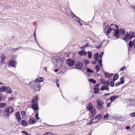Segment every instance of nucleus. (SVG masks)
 <instances>
[{
  "instance_id": "1",
  "label": "nucleus",
  "mask_w": 135,
  "mask_h": 135,
  "mask_svg": "<svg viewBox=\"0 0 135 135\" xmlns=\"http://www.w3.org/2000/svg\"><path fill=\"white\" fill-rule=\"evenodd\" d=\"M30 86L32 87L35 91H39L41 88L40 84L34 81L30 82L29 84Z\"/></svg>"
},
{
  "instance_id": "2",
  "label": "nucleus",
  "mask_w": 135,
  "mask_h": 135,
  "mask_svg": "<svg viewBox=\"0 0 135 135\" xmlns=\"http://www.w3.org/2000/svg\"><path fill=\"white\" fill-rule=\"evenodd\" d=\"M14 108L12 106H7L4 109L3 115L4 117L8 118L9 117L10 114L14 111Z\"/></svg>"
},
{
  "instance_id": "3",
  "label": "nucleus",
  "mask_w": 135,
  "mask_h": 135,
  "mask_svg": "<svg viewBox=\"0 0 135 135\" xmlns=\"http://www.w3.org/2000/svg\"><path fill=\"white\" fill-rule=\"evenodd\" d=\"M135 37V32L133 31H131L128 33V32H127L126 34L123 38V39L125 41H127L130 39H131L132 38Z\"/></svg>"
},
{
  "instance_id": "4",
  "label": "nucleus",
  "mask_w": 135,
  "mask_h": 135,
  "mask_svg": "<svg viewBox=\"0 0 135 135\" xmlns=\"http://www.w3.org/2000/svg\"><path fill=\"white\" fill-rule=\"evenodd\" d=\"M88 110H89L93 116L96 113V111L94 108L92 106L89 105L88 107Z\"/></svg>"
},
{
  "instance_id": "5",
  "label": "nucleus",
  "mask_w": 135,
  "mask_h": 135,
  "mask_svg": "<svg viewBox=\"0 0 135 135\" xmlns=\"http://www.w3.org/2000/svg\"><path fill=\"white\" fill-rule=\"evenodd\" d=\"M112 31L111 27H110L108 25H106L104 28V32L107 35L109 34Z\"/></svg>"
},
{
  "instance_id": "6",
  "label": "nucleus",
  "mask_w": 135,
  "mask_h": 135,
  "mask_svg": "<svg viewBox=\"0 0 135 135\" xmlns=\"http://www.w3.org/2000/svg\"><path fill=\"white\" fill-rule=\"evenodd\" d=\"M97 108L99 109H100L102 107L103 104L104 103L102 101H99V100H97Z\"/></svg>"
},
{
  "instance_id": "7",
  "label": "nucleus",
  "mask_w": 135,
  "mask_h": 135,
  "mask_svg": "<svg viewBox=\"0 0 135 135\" xmlns=\"http://www.w3.org/2000/svg\"><path fill=\"white\" fill-rule=\"evenodd\" d=\"M32 108L34 110H37L38 109L39 107L37 103H31Z\"/></svg>"
},
{
  "instance_id": "8",
  "label": "nucleus",
  "mask_w": 135,
  "mask_h": 135,
  "mask_svg": "<svg viewBox=\"0 0 135 135\" xmlns=\"http://www.w3.org/2000/svg\"><path fill=\"white\" fill-rule=\"evenodd\" d=\"M75 66L76 68L80 69L81 68L83 64L80 62H77L75 63Z\"/></svg>"
},
{
  "instance_id": "9",
  "label": "nucleus",
  "mask_w": 135,
  "mask_h": 135,
  "mask_svg": "<svg viewBox=\"0 0 135 135\" xmlns=\"http://www.w3.org/2000/svg\"><path fill=\"white\" fill-rule=\"evenodd\" d=\"M127 102L130 106H133L135 105V100L134 99L128 100Z\"/></svg>"
},
{
  "instance_id": "10",
  "label": "nucleus",
  "mask_w": 135,
  "mask_h": 135,
  "mask_svg": "<svg viewBox=\"0 0 135 135\" xmlns=\"http://www.w3.org/2000/svg\"><path fill=\"white\" fill-rule=\"evenodd\" d=\"M74 61L71 59H68L66 62V64L70 66H72L74 64Z\"/></svg>"
},
{
  "instance_id": "11",
  "label": "nucleus",
  "mask_w": 135,
  "mask_h": 135,
  "mask_svg": "<svg viewBox=\"0 0 135 135\" xmlns=\"http://www.w3.org/2000/svg\"><path fill=\"white\" fill-rule=\"evenodd\" d=\"M110 26L112 30L115 31L118 29V26L116 25L112 24Z\"/></svg>"
},
{
  "instance_id": "12",
  "label": "nucleus",
  "mask_w": 135,
  "mask_h": 135,
  "mask_svg": "<svg viewBox=\"0 0 135 135\" xmlns=\"http://www.w3.org/2000/svg\"><path fill=\"white\" fill-rule=\"evenodd\" d=\"M16 62L15 60H11L9 61V64L11 67H15Z\"/></svg>"
},
{
  "instance_id": "13",
  "label": "nucleus",
  "mask_w": 135,
  "mask_h": 135,
  "mask_svg": "<svg viewBox=\"0 0 135 135\" xmlns=\"http://www.w3.org/2000/svg\"><path fill=\"white\" fill-rule=\"evenodd\" d=\"M15 115L18 121L19 122L21 119V118L20 117V115L19 112L18 111L17 112L15 113Z\"/></svg>"
},
{
  "instance_id": "14",
  "label": "nucleus",
  "mask_w": 135,
  "mask_h": 135,
  "mask_svg": "<svg viewBox=\"0 0 135 135\" xmlns=\"http://www.w3.org/2000/svg\"><path fill=\"white\" fill-rule=\"evenodd\" d=\"M72 18L73 20L76 22H79L80 23L79 25H80V24L81 23L79 22V19L78 17L74 15H73V17H72Z\"/></svg>"
},
{
  "instance_id": "15",
  "label": "nucleus",
  "mask_w": 135,
  "mask_h": 135,
  "mask_svg": "<svg viewBox=\"0 0 135 135\" xmlns=\"http://www.w3.org/2000/svg\"><path fill=\"white\" fill-rule=\"evenodd\" d=\"M29 122L31 124H33L36 122V121L34 118L31 117L30 118Z\"/></svg>"
},
{
  "instance_id": "16",
  "label": "nucleus",
  "mask_w": 135,
  "mask_h": 135,
  "mask_svg": "<svg viewBox=\"0 0 135 135\" xmlns=\"http://www.w3.org/2000/svg\"><path fill=\"white\" fill-rule=\"evenodd\" d=\"M119 32V31L118 30L115 31V34L114 35H115V36L117 38H118L120 36Z\"/></svg>"
},
{
  "instance_id": "17",
  "label": "nucleus",
  "mask_w": 135,
  "mask_h": 135,
  "mask_svg": "<svg viewBox=\"0 0 135 135\" xmlns=\"http://www.w3.org/2000/svg\"><path fill=\"white\" fill-rule=\"evenodd\" d=\"M98 52H97L96 53L94 54L93 58L95 62L98 61Z\"/></svg>"
},
{
  "instance_id": "18",
  "label": "nucleus",
  "mask_w": 135,
  "mask_h": 135,
  "mask_svg": "<svg viewBox=\"0 0 135 135\" xmlns=\"http://www.w3.org/2000/svg\"><path fill=\"white\" fill-rule=\"evenodd\" d=\"M79 55L81 56H85L86 55L87 53L85 51H79Z\"/></svg>"
},
{
  "instance_id": "19",
  "label": "nucleus",
  "mask_w": 135,
  "mask_h": 135,
  "mask_svg": "<svg viewBox=\"0 0 135 135\" xmlns=\"http://www.w3.org/2000/svg\"><path fill=\"white\" fill-rule=\"evenodd\" d=\"M120 33L122 35H125V31L124 28H122L120 29L119 31Z\"/></svg>"
},
{
  "instance_id": "20",
  "label": "nucleus",
  "mask_w": 135,
  "mask_h": 135,
  "mask_svg": "<svg viewBox=\"0 0 135 135\" xmlns=\"http://www.w3.org/2000/svg\"><path fill=\"white\" fill-rule=\"evenodd\" d=\"M6 92L8 93H11L12 91V90L11 88L9 87H7L6 88Z\"/></svg>"
},
{
  "instance_id": "21",
  "label": "nucleus",
  "mask_w": 135,
  "mask_h": 135,
  "mask_svg": "<svg viewBox=\"0 0 135 135\" xmlns=\"http://www.w3.org/2000/svg\"><path fill=\"white\" fill-rule=\"evenodd\" d=\"M44 80V78L42 77H39L36 79L35 81L39 83V82L42 81Z\"/></svg>"
},
{
  "instance_id": "22",
  "label": "nucleus",
  "mask_w": 135,
  "mask_h": 135,
  "mask_svg": "<svg viewBox=\"0 0 135 135\" xmlns=\"http://www.w3.org/2000/svg\"><path fill=\"white\" fill-rule=\"evenodd\" d=\"M6 86H2L0 87V91L3 92L6 90Z\"/></svg>"
},
{
  "instance_id": "23",
  "label": "nucleus",
  "mask_w": 135,
  "mask_h": 135,
  "mask_svg": "<svg viewBox=\"0 0 135 135\" xmlns=\"http://www.w3.org/2000/svg\"><path fill=\"white\" fill-rule=\"evenodd\" d=\"M38 100L37 96L35 97L33 99L31 103H37L36 102Z\"/></svg>"
},
{
  "instance_id": "24",
  "label": "nucleus",
  "mask_w": 135,
  "mask_h": 135,
  "mask_svg": "<svg viewBox=\"0 0 135 135\" xmlns=\"http://www.w3.org/2000/svg\"><path fill=\"white\" fill-rule=\"evenodd\" d=\"M109 88L105 86H102L100 88V89L101 90H108Z\"/></svg>"
},
{
  "instance_id": "25",
  "label": "nucleus",
  "mask_w": 135,
  "mask_h": 135,
  "mask_svg": "<svg viewBox=\"0 0 135 135\" xmlns=\"http://www.w3.org/2000/svg\"><path fill=\"white\" fill-rule=\"evenodd\" d=\"M22 125L23 126L25 127L27 125V122L25 120H22L21 121Z\"/></svg>"
},
{
  "instance_id": "26",
  "label": "nucleus",
  "mask_w": 135,
  "mask_h": 135,
  "mask_svg": "<svg viewBox=\"0 0 135 135\" xmlns=\"http://www.w3.org/2000/svg\"><path fill=\"white\" fill-rule=\"evenodd\" d=\"M118 78V75L117 73H116L114 76L113 77V80H116Z\"/></svg>"
},
{
  "instance_id": "27",
  "label": "nucleus",
  "mask_w": 135,
  "mask_h": 135,
  "mask_svg": "<svg viewBox=\"0 0 135 135\" xmlns=\"http://www.w3.org/2000/svg\"><path fill=\"white\" fill-rule=\"evenodd\" d=\"M118 97V96H116L115 95L113 96L110 97V99L111 100V101H112L113 100L117 98Z\"/></svg>"
},
{
  "instance_id": "28",
  "label": "nucleus",
  "mask_w": 135,
  "mask_h": 135,
  "mask_svg": "<svg viewBox=\"0 0 135 135\" xmlns=\"http://www.w3.org/2000/svg\"><path fill=\"white\" fill-rule=\"evenodd\" d=\"M94 92L95 94H98L99 93V90L98 88H95L94 89Z\"/></svg>"
},
{
  "instance_id": "29",
  "label": "nucleus",
  "mask_w": 135,
  "mask_h": 135,
  "mask_svg": "<svg viewBox=\"0 0 135 135\" xmlns=\"http://www.w3.org/2000/svg\"><path fill=\"white\" fill-rule=\"evenodd\" d=\"M103 52H101L100 53L98 57V59H99L98 60H102V57L103 55Z\"/></svg>"
},
{
  "instance_id": "30",
  "label": "nucleus",
  "mask_w": 135,
  "mask_h": 135,
  "mask_svg": "<svg viewBox=\"0 0 135 135\" xmlns=\"http://www.w3.org/2000/svg\"><path fill=\"white\" fill-rule=\"evenodd\" d=\"M115 80H114L112 79V80L111 81L110 85L112 87H113L114 86V82Z\"/></svg>"
},
{
  "instance_id": "31",
  "label": "nucleus",
  "mask_w": 135,
  "mask_h": 135,
  "mask_svg": "<svg viewBox=\"0 0 135 135\" xmlns=\"http://www.w3.org/2000/svg\"><path fill=\"white\" fill-rule=\"evenodd\" d=\"M7 104L6 103H0V108H1L6 106Z\"/></svg>"
},
{
  "instance_id": "32",
  "label": "nucleus",
  "mask_w": 135,
  "mask_h": 135,
  "mask_svg": "<svg viewBox=\"0 0 135 135\" xmlns=\"http://www.w3.org/2000/svg\"><path fill=\"white\" fill-rule=\"evenodd\" d=\"M119 82H120V84H122L124 83V81L123 78L122 77L120 78V81Z\"/></svg>"
},
{
  "instance_id": "33",
  "label": "nucleus",
  "mask_w": 135,
  "mask_h": 135,
  "mask_svg": "<svg viewBox=\"0 0 135 135\" xmlns=\"http://www.w3.org/2000/svg\"><path fill=\"white\" fill-rule=\"evenodd\" d=\"M88 57L90 59L92 55L91 54V52L89 51L88 52Z\"/></svg>"
},
{
  "instance_id": "34",
  "label": "nucleus",
  "mask_w": 135,
  "mask_h": 135,
  "mask_svg": "<svg viewBox=\"0 0 135 135\" xmlns=\"http://www.w3.org/2000/svg\"><path fill=\"white\" fill-rule=\"evenodd\" d=\"M133 45V42L131 41H130L128 43V46L129 47L131 48Z\"/></svg>"
},
{
  "instance_id": "35",
  "label": "nucleus",
  "mask_w": 135,
  "mask_h": 135,
  "mask_svg": "<svg viewBox=\"0 0 135 135\" xmlns=\"http://www.w3.org/2000/svg\"><path fill=\"white\" fill-rule=\"evenodd\" d=\"M1 60L3 62L5 59V57L4 55H2L1 56Z\"/></svg>"
},
{
  "instance_id": "36",
  "label": "nucleus",
  "mask_w": 135,
  "mask_h": 135,
  "mask_svg": "<svg viewBox=\"0 0 135 135\" xmlns=\"http://www.w3.org/2000/svg\"><path fill=\"white\" fill-rule=\"evenodd\" d=\"M95 68L96 69V71L97 72H98V71H99L100 70V67L98 65H96Z\"/></svg>"
},
{
  "instance_id": "37",
  "label": "nucleus",
  "mask_w": 135,
  "mask_h": 135,
  "mask_svg": "<svg viewBox=\"0 0 135 135\" xmlns=\"http://www.w3.org/2000/svg\"><path fill=\"white\" fill-rule=\"evenodd\" d=\"M89 81L94 84H95L96 83V81L95 80L93 79H90L89 80Z\"/></svg>"
},
{
  "instance_id": "38",
  "label": "nucleus",
  "mask_w": 135,
  "mask_h": 135,
  "mask_svg": "<svg viewBox=\"0 0 135 135\" xmlns=\"http://www.w3.org/2000/svg\"><path fill=\"white\" fill-rule=\"evenodd\" d=\"M129 115L131 117H135V112H132L130 113Z\"/></svg>"
},
{
  "instance_id": "39",
  "label": "nucleus",
  "mask_w": 135,
  "mask_h": 135,
  "mask_svg": "<svg viewBox=\"0 0 135 135\" xmlns=\"http://www.w3.org/2000/svg\"><path fill=\"white\" fill-rule=\"evenodd\" d=\"M109 116V114H107L105 115L104 116V118L105 119H107L108 117Z\"/></svg>"
},
{
  "instance_id": "40",
  "label": "nucleus",
  "mask_w": 135,
  "mask_h": 135,
  "mask_svg": "<svg viewBox=\"0 0 135 135\" xmlns=\"http://www.w3.org/2000/svg\"><path fill=\"white\" fill-rule=\"evenodd\" d=\"M110 82L109 81H105L104 82V85H109V84Z\"/></svg>"
},
{
  "instance_id": "41",
  "label": "nucleus",
  "mask_w": 135,
  "mask_h": 135,
  "mask_svg": "<svg viewBox=\"0 0 135 135\" xmlns=\"http://www.w3.org/2000/svg\"><path fill=\"white\" fill-rule=\"evenodd\" d=\"M87 72L89 73H92L93 72V71L91 70L90 69L88 68L87 69Z\"/></svg>"
},
{
  "instance_id": "42",
  "label": "nucleus",
  "mask_w": 135,
  "mask_h": 135,
  "mask_svg": "<svg viewBox=\"0 0 135 135\" xmlns=\"http://www.w3.org/2000/svg\"><path fill=\"white\" fill-rule=\"evenodd\" d=\"M21 115L23 116H25L26 114V113L24 111H21Z\"/></svg>"
},
{
  "instance_id": "43",
  "label": "nucleus",
  "mask_w": 135,
  "mask_h": 135,
  "mask_svg": "<svg viewBox=\"0 0 135 135\" xmlns=\"http://www.w3.org/2000/svg\"><path fill=\"white\" fill-rule=\"evenodd\" d=\"M38 113L37 112H36L35 115V117L37 119H39V118L38 116Z\"/></svg>"
},
{
  "instance_id": "44",
  "label": "nucleus",
  "mask_w": 135,
  "mask_h": 135,
  "mask_svg": "<svg viewBox=\"0 0 135 135\" xmlns=\"http://www.w3.org/2000/svg\"><path fill=\"white\" fill-rule=\"evenodd\" d=\"M98 60V64H99V65L100 66H101L102 65V60Z\"/></svg>"
},
{
  "instance_id": "45",
  "label": "nucleus",
  "mask_w": 135,
  "mask_h": 135,
  "mask_svg": "<svg viewBox=\"0 0 135 135\" xmlns=\"http://www.w3.org/2000/svg\"><path fill=\"white\" fill-rule=\"evenodd\" d=\"M83 62L84 64L86 65L87 64H88L89 63V62L86 60H84L83 61Z\"/></svg>"
},
{
  "instance_id": "46",
  "label": "nucleus",
  "mask_w": 135,
  "mask_h": 135,
  "mask_svg": "<svg viewBox=\"0 0 135 135\" xmlns=\"http://www.w3.org/2000/svg\"><path fill=\"white\" fill-rule=\"evenodd\" d=\"M102 116L101 114H99L98 115H97L96 116V118H98V119H99Z\"/></svg>"
},
{
  "instance_id": "47",
  "label": "nucleus",
  "mask_w": 135,
  "mask_h": 135,
  "mask_svg": "<svg viewBox=\"0 0 135 135\" xmlns=\"http://www.w3.org/2000/svg\"><path fill=\"white\" fill-rule=\"evenodd\" d=\"M105 76L109 78L111 76V75H110V74L107 73H106L105 74Z\"/></svg>"
},
{
  "instance_id": "48",
  "label": "nucleus",
  "mask_w": 135,
  "mask_h": 135,
  "mask_svg": "<svg viewBox=\"0 0 135 135\" xmlns=\"http://www.w3.org/2000/svg\"><path fill=\"white\" fill-rule=\"evenodd\" d=\"M34 37H35V40H36V42L38 44L37 40V39L36 38V30L35 31V32H34Z\"/></svg>"
},
{
  "instance_id": "49",
  "label": "nucleus",
  "mask_w": 135,
  "mask_h": 135,
  "mask_svg": "<svg viewBox=\"0 0 135 135\" xmlns=\"http://www.w3.org/2000/svg\"><path fill=\"white\" fill-rule=\"evenodd\" d=\"M126 67H123L120 69V71H122L126 69Z\"/></svg>"
},
{
  "instance_id": "50",
  "label": "nucleus",
  "mask_w": 135,
  "mask_h": 135,
  "mask_svg": "<svg viewBox=\"0 0 135 135\" xmlns=\"http://www.w3.org/2000/svg\"><path fill=\"white\" fill-rule=\"evenodd\" d=\"M14 99V98L13 97H11L9 98H8V100L10 101L11 100H12L13 99Z\"/></svg>"
},
{
  "instance_id": "51",
  "label": "nucleus",
  "mask_w": 135,
  "mask_h": 135,
  "mask_svg": "<svg viewBox=\"0 0 135 135\" xmlns=\"http://www.w3.org/2000/svg\"><path fill=\"white\" fill-rule=\"evenodd\" d=\"M90 46V45H89V43H87V44H86L85 45V47H88L89 46Z\"/></svg>"
},
{
  "instance_id": "52",
  "label": "nucleus",
  "mask_w": 135,
  "mask_h": 135,
  "mask_svg": "<svg viewBox=\"0 0 135 135\" xmlns=\"http://www.w3.org/2000/svg\"><path fill=\"white\" fill-rule=\"evenodd\" d=\"M21 132L22 133L25 134H26V135H27V134H28L25 131H22Z\"/></svg>"
},
{
  "instance_id": "53",
  "label": "nucleus",
  "mask_w": 135,
  "mask_h": 135,
  "mask_svg": "<svg viewBox=\"0 0 135 135\" xmlns=\"http://www.w3.org/2000/svg\"><path fill=\"white\" fill-rule=\"evenodd\" d=\"M120 84V82H118V83H115V85L116 86H117L119 85Z\"/></svg>"
},
{
  "instance_id": "54",
  "label": "nucleus",
  "mask_w": 135,
  "mask_h": 135,
  "mask_svg": "<svg viewBox=\"0 0 135 135\" xmlns=\"http://www.w3.org/2000/svg\"><path fill=\"white\" fill-rule=\"evenodd\" d=\"M111 102H110V103H108L107 104V106L108 107H109V106H110V104L111 103Z\"/></svg>"
},
{
  "instance_id": "55",
  "label": "nucleus",
  "mask_w": 135,
  "mask_h": 135,
  "mask_svg": "<svg viewBox=\"0 0 135 135\" xmlns=\"http://www.w3.org/2000/svg\"><path fill=\"white\" fill-rule=\"evenodd\" d=\"M132 42H133V45L135 46L134 47L135 48V38L133 41Z\"/></svg>"
},
{
  "instance_id": "56",
  "label": "nucleus",
  "mask_w": 135,
  "mask_h": 135,
  "mask_svg": "<svg viewBox=\"0 0 135 135\" xmlns=\"http://www.w3.org/2000/svg\"><path fill=\"white\" fill-rule=\"evenodd\" d=\"M130 127L128 126L126 127V129L127 130H129V129H130Z\"/></svg>"
},
{
  "instance_id": "57",
  "label": "nucleus",
  "mask_w": 135,
  "mask_h": 135,
  "mask_svg": "<svg viewBox=\"0 0 135 135\" xmlns=\"http://www.w3.org/2000/svg\"><path fill=\"white\" fill-rule=\"evenodd\" d=\"M110 94V93H106V94H105L104 95V96H107V95H109Z\"/></svg>"
},
{
  "instance_id": "58",
  "label": "nucleus",
  "mask_w": 135,
  "mask_h": 135,
  "mask_svg": "<svg viewBox=\"0 0 135 135\" xmlns=\"http://www.w3.org/2000/svg\"><path fill=\"white\" fill-rule=\"evenodd\" d=\"M48 135H53L52 133H50V132L48 133Z\"/></svg>"
},
{
  "instance_id": "59",
  "label": "nucleus",
  "mask_w": 135,
  "mask_h": 135,
  "mask_svg": "<svg viewBox=\"0 0 135 135\" xmlns=\"http://www.w3.org/2000/svg\"><path fill=\"white\" fill-rule=\"evenodd\" d=\"M2 97L1 95H0V101H1L2 99Z\"/></svg>"
},
{
  "instance_id": "60",
  "label": "nucleus",
  "mask_w": 135,
  "mask_h": 135,
  "mask_svg": "<svg viewBox=\"0 0 135 135\" xmlns=\"http://www.w3.org/2000/svg\"><path fill=\"white\" fill-rule=\"evenodd\" d=\"M90 39V38H89V37H88V38H85V41H87V40H88V39Z\"/></svg>"
},
{
  "instance_id": "61",
  "label": "nucleus",
  "mask_w": 135,
  "mask_h": 135,
  "mask_svg": "<svg viewBox=\"0 0 135 135\" xmlns=\"http://www.w3.org/2000/svg\"><path fill=\"white\" fill-rule=\"evenodd\" d=\"M104 81H104V80H102V83H103V84H104Z\"/></svg>"
},
{
  "instance_id": "62",
  "label": "nucleus",
  "mask_w": 135,
  "mask_h": 135,
  "mask_svg": "<svg viewBox=\"0 0 135 135\" xmlns=\"http://www.w3.org/2000/svg\"><path fill=\"white\" fill-rule=\"evenodd\" d=\"M101 44H100V45H99V46H98V49H100L101 47Z\"/></svg>"
},
{
  "instance_id": "63",
  "label": "nucleus",
  "mask_w": 135,
  "mask_h": 135,
  "mask_svg": "<svg viewBox=\"0 0 135 135\" xmlns=\"http://www.w3.org/2000/svg\"><path fill=\"white\" fill-rule=\"evenodd\" d=\"M91 124V123L90 122H88L87 123V124L88 125H90V124Z\"/></svg>"
},
{
  "instance_id": "64",
  "label": "nucleus",
  "mask_w": 135,
  "mask_h": 135,
  "mask_svg": "<svg viewBox=\"0 0 135 135\" xmlns=\"http://www.w3.org/2000/svg\"><path fill=\"white\" fill-rule=\"evenodd\" d=\"M132 7L135 9V6H132Z\"/></svg>"
}]
</instances>
